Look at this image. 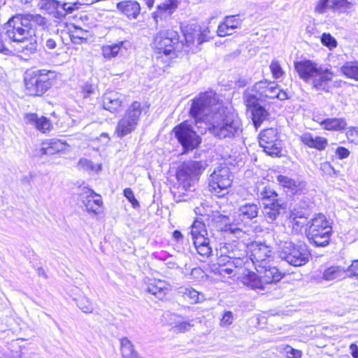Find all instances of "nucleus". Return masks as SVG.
Returning a JSON list of instances; mask_svg holds the SVG:
<instances>
[{
	"label": "nucleus",
	"instance_id": "obj_1",
	"mask_svg": "<svg viewBox=\"0 0 358 358\" xmlns=\"http://www.w3.org/2000/svg\"><path fill=\"white\" fill-rule=\"evenodd\" d=\"M189 113L196 122L206 121L210 133L217 138H236L242 133L240 118L227 111L213 91L201 93L194 99Z\"/></svg>",
	"mask_w": 358,
	"mask_h": 358
},
{
	"label": "nucleus",
	"instance_id": "obj_2",
	"mask_svg": "<svg viewBox=\"0 0 358 358\" xmlns=\"http://www.w3.org/2000/svg\"><path fill=\"white\" fill-rule=\"evenodd\" d=\"M273 238L276 243V252L281 259L294 266H303L308 262L310 254L306 244H295L288 240L280 238L277 234Z\"/></svg>",
	"mask_w": 358,
	"mask_h": 358
},
{
	"label": "nucleus",
	"instance_id": "obj_3",
	"mask_svg": "<svg viewBox=\"0 0 358 358\" xmlns=\"http://www.w3.org/2000/svg\"><path fill=\"white\" fill-rule=\"evenodd\" d=\"M204 164L201 162L189 161L183 163L178 169L176 178L178 187V192L173 191V196L177 201L184 200L181 197L180 190H190L196 182L198 180L199 176L204 170Z\"/></svg>",
	"mask_w": 358,
	"mask_h": 358
},
{
	"label": "nucleus",
	"instance_id": "obj_4",
	"mask_svg": "<svg viewBox=\"0 0 358 358\" xmlns=\"http://www.w3.org/2000/svg\"><path fill=\"white\" fill-rule=\"evenodd\" d=\"M56 78V73L45 69L27 73L24 84L27 93L31 96H40L47 92Z\"/></svg>",
	"mask_w": 358,
	"mask_h": 358
},
{
	"label": "nucleus",
	"instance_id": "obj_5",
	"mask_svg": "<svg viewBox=\"0 0 358 358\" xmlns=\"http://www.w3.org/2000/svg\"><path fill=\"white\" fill-rule=\"evenodd\" d=\"M331 227L322 214L317 215L311 219L307 237L309 242L317 247H324L329 243Z\"/></svg>",
	"mask_w": 358,
	"mask_h": 358
},
{
	"label": "nucleus",
	"instance_id": "obj_6",
	"mask_svg": "<svg viewBox=\"0 0 358 358\" xmlns=\"http://www.w3.org/2000/svg\"><path fill=\"white\" fill-rule=\"evenodd\" d=\"M182 41H179L178 33L173 29L162 30L155 36L153 48L158 54L170 55L174 52H180Z\"/></svg>",
	"mask_w": 358,
	"mask_h": 358
},
{
	"label": "nucleus",
	"instance_id": "obj_7",
	"mask_svg": "<svg viewBox=\"0 0 358 358\" xmlns=\"http://www.w3.org/2000/svg\"><path fill=\"white\" fill-rule=\"evenodd\" d=\"M142 110L139 102L134 101L131 104L116 126L115 132L118 137L122 138L136 129Z\"/></svg>",
	"mask_w": 358,
	"mask_h": 358
},
{
	"label": "nucleus",
	"instance_id": "obj_8",
	"mask_svg": "<svg viewBox=\"0 0 358 358\" xmlns=\"http://www.w3.org/2000/svg\"><path fill=\"white\" fill-rule=\"evenodd\" d=\"M185 43L182 42V48H180V52H194L199 48V46L202 43L208 41L209 37L207 34L209 33L208 29L201 30V29L195 24L186 25L182 27Z\"/></svg>",
	"mask_w": 358,
	"mask_h": 358
},
{
	"label": "nucleus",
	"instance_id": "obj_9",
	"mask_svg": "<svg viewBox=\"0 0 358 358\" xmlns=\"http://www.w3.org/2000/svg\"><path fill=\"white\" fill-rule=\"evenodd\" d=\"M232 182L229 169L226 166H219L215 169L208 178L210 191L218 197H222L227 192Z\"/></svg>",
	"mask_w": 358,
	"mask_h": 358
},
{
	"label": "nucleus",
	"instance_id": "obj_10",
	"mask_svg": "<svg viewBox=\"0 0 358 358\" xmlns=\"http://www.w3.org/2000/svg\"><path fill=\"white\" fill-rule=\"evenodd\" d=\"M194 248L203 257H209L212 252L210 240L207 236L205 224L199 220H195L191 226L189 232Z\"/></svg>",
	"mask_w": 358,
	"mask_h": 358
},
{
	"label": "nucleus",
	"instance_id": "obj_11",
	"mask_svg": "<svg viewBox=\"0 0 358 358\" xmlns=\"http://www.w3.org/2000/svg\"><path fill=\"white\" fill-rule=\"evenodd\" d=\"M259 207L257 204L253 203H245L239 206L238 211L236 213L234 227L232 224L225 226V231H230L231 233H234L236 237H241L243 233L242 229L237 227L238 224L241 223L245 224L250 220L257 217L259 213Z\"/></svg>",
	"mask_w": 358,
	"mask_h": 358
},
{
	"label": "nucleus",
	"instance_id": "obj_12",
	"mask_svg": "<svg viewBox=\"0 0 358 358\" xmlns=\"http://www.w3.org/2000/svg\"><path fill=\"white\" fill-rule=\"evenodd\" d=\"M4 29L7 38L16 43L27 38L29 34L32 32L27 24L25 23L22 15H17L10 19Z\"/></svg>",
	"mask_w": 358,
	"mask_h": 358
},
{
	"label": "nucleus",
	"instance_id": "obj_13",
	"mask_svg": "<svg viewBox=\"0 0 358 358\" xmlns=\"http://www.w3.org/2000/svg\"><path fill=\"white\" fill-rule=\"evenodd\" d=\"M173 132L178 142L185 151L196 148L201 140L192 127L187 122H184L173 129Z\"/></svg>",
	"mask_w": 358,
	"mask_h": 358
},
{
	"label": "nucleus",
	"instance_id": "obj_14",
	"mask_svg": "<svg viewBox=\"0 0 358 358\" xmlns=\"http://www.w3.org/2000/svg\"><path fill=\"white\" fill-rule=\"evenodd\" d=\"M353 3L348 0H317L314 3L313 11L324 15L328 11L338 15L349 13Z\"/></svg>",
	"mask_w": 358,
	"mask_h": 358
},
{
	"label": "nucleus",
	"instance_id": "obj_15",
	"mask_svg": "<svg viewBox=\"0 0 358 358\" xmlns=\"http://www.w3.org/2000/svg\"><path fill=\"white\" fill-rule=\"evenodd\" d=\"M259 145L271 156H279L281 152V142L278 139L277 129L268 128L263 130L259 136Z\"/></svg>",
	"mask_w": 358,
	"mask_h": 358
},
{
	"label": "nucleus",
	"instance_id": "obj_16",
	"mask_svg": "<svg viewBox=\"0 0 358 358\" xmlns=\"http://www.w3.org/2000/svg\"><path fill=\"white\" fill-rule=\"evenodd\" d=\"M252 91L257 92L262 101H266V99L276 98L279 100L287 99V93L280 90L274 82H268L267 80L257 82L253 86Z\"/></svg>",
	"mask_w": 358,
	"mask_h": 358
},
{
	"label": "nucleus",
	"instance_id": "obj_17",
	"mask_svg": "<svg viewBox=\"0 0 358 358\" xmlns=\"http://www.w3.org/2000/svg\"><path fill=\"white\" fill-rule=\"evenodd\" d=\"M80 196L86 210L92 216H96L102 212L103 201L100 195L92 189L84 187L81 189Z\"/></svg>",
	"mask_w": 358,
	"mask_h": 358
},
{
	"label": "nucleus",
	"instance_id": "obj_18",
	"mask_svg": "<svg viewBox=\"0 0 358 358\" xmlns=\"http://www.w3.org/2000/svg\"><path fill=\"white\" fill-rule=\"evenodd\" d=\"M249 253L255 268L270 264L273 259L270 248L264 243H252L249 248Z\"/></svg>",
	"mask_w": 358,
	"mask_h": 358
},
{
	"label": "nucleus",
	"instance_id": "obj_19",
	"mask_svg": "<svg viewBox=\"0 0 358 358\" xmlns=\"http://www.w3.org/2000/svg\"><path fill=\"white\" fill-rule=\"evenodd\" d=\"M38 6L41 9L46 10L57 17H63L74 10L70 3H61L57 0H39Z\"/></svg>",
	"mask_w": 358,
	"mask_h": 358
},
{
	"label": "nucleus",
	"instance_id": "obj_20",
	"mask_svg": "<svg viewBox=\"0 0 358 358\" xmlns=\"http://www.w3.org/2000/svg\"><path fill=\"white\" fill-rule=\"evenodd\" d=\"M23 120L27 126L34 128L43 134H47L52 129V124L48 117L39 116L34 113H24Z\"/></svg>",
	"mask_w": 358,
	"mask_h": 358
},
{
	"label": "nucleus",
	"instance_id": "obj_21",
	"mask_svg": "<svg viewBox=\"0 0 358 358\" xmlns=\"http://www.w3.org/2000/svg\"><path fill=\"white\" fill-rule=\"evenodd\" d=\"M308 211L306 208L294 207L289 216L293 231L296 233H301L303 229H306L310 224V222L308 221Z\"/></svg>",
	"mask_w": 358,
	"mask_h": 358
},
{
	"label": "nucleus",
	"instance_id": "obj_22",
	"mask_svg": "<svg viewBox=\"0 0 358 358\" xmlns=\"http://www.w3.org/2000/svg\"><path fill=\"white\" fill-rule=\"evenodd\" d=\"M320 66L310 60H302L294 63V69L299 77L306 82H311Z\"/></svg>",
	"mask_w": 358,
	"mask_h": 358
},
{
	"label": "nucleus",
	"instance_id": "obj_23",
	"mask_svg": "<svg viewBox=\"0 0 358 358\" xmlns=\"http://www.w3.org/2000/svg\"><path fill=\"white\" fill-rule=\"evenodd\" d=\"M315 74L311 81L313 87L318 91L328 92L333 79V73L328 69L320 66Z\"/></svg>",
	"mask_w": 358,
	"mask_h": 358
},
{
	"label": "nucleus",
	"instance_id": "obj_24",
	"mask_svg": "<svg viewBox=\"0 0 358 358\" xmlns=\"http://www.w3.org/2000/svg\"><path fill=\"white\" fill-rule=\"evenodd\" d=\"M280 185L290 194L303 193L306 189L304 181L299 179H293L287 176L280 175L277 177Z\"/></svg>",
	"mask_w": 358,
	"mask_h": 358
},
{
	"label": "nucleus",
	"instance_id": "obj_25",
	"mask_svg": "<svg viewBox=\"0 0 358 358\" xmlns=\"http://www.w3.org/2000/svg\"><path fill=\"white\" fill-rule=\"evenodd\" d=\"M69 148V145L66 141L52 138L42 143L40 152L43 155H52L61 152H66Z\"/></svg>",
	"mask_w": 358,
	"mask_h": 358
},
{
	"label": "nucleus",
	"instance_id": "obj_26",
	"mask_svg": "<svg viewBox=\"0 0 358 358\" xmlns=\"http://www.w3.org/2000/svg\"><path fill=\"white\" fill-rule=\"evenodd\" d=\"M146 290L157 299H162L171 290V286L165 280L152 279L149 280Z\"/></svg>",
	"mask_w": 358,
	"mask_h": 358
},
{
	"label": "nucleus",
	"instance_id": "obj_27",
	"mask_svg": "<svg viewBox=\"0 0 358 358\" xmlns=\"http://www.w3.org/2000/svg\"><path fill=\"white\" fill-rule=\"evenodd\" d=\"M179 5V0H166L157 6V11L153 13V17L158 23L159 20H166L171 17Z\"/></svg>",
	"mask_w": 358,
	"mask_h": 358
},
{
	"label": "nucleus",
	"instance_id": "obj_28",
	"mask_svg": "<svg viewBox=\"0 0 358 358\" xmlns=\"http://www.w3.org/2000/svg\"><path fill=\"white\" fill-rule=\"evenodd\" d=\"M124 99V96L115 91H106L103 95V106L110 112L118 110Z\"/></svg>",
	"mask_w": 358,
	"mask_h": 358
},
{
	"label": "nucleus",
	"instance_id": "obj_29",
	"mask_svg": "<svg viewBox=\"0 0 358 358\" xmlns=\"http://www.w3.org/2000/svg\"><path fill=\"white\" fill-rule=\"evenodd\" d=\"M117 8L130 20L136 19L141 9L140 3L133 0L122 1L117 3Z\"/></svg>",
	"mask_w": 358,
	"mask_h": 358
},
{
	"label": "nucleus",
	"instance_id": "obj_30",
	"mask_svg": "<svg viewBox=\"0 0 358 358\" xmlns=\"http://www.w3.org/2000/svg\"><path fill=\"white\" fill-rule=\"evenodd\" d=\"M255 269L266 284L278 282L281 279L280 272L275 266H272L271 263L260 266Z\"/></svg>",
	"mask_w": 358,
	"mask_h": 358
},
{
	"label": "nucleus",
	"instance_id": "obj_31",
	"mask_svg": "<svg viewBox=\"0 0 358 358\" xmlns=\"http://www.w3.org/2000/svg\"><path fill=\"white\" fill-rule=\"evenodd\" d=\"M300 139L304 145L318 150H324L328 145V141L326 138L314 136L309 132L303 134Z\"/></svg>",
	"mask_w": 358,
	"mask_h": 358
},
{
	"label": "nucleus",
	"instance_id": "obj_32",
	"mask_svg": "<svg viewBox=\"0 0 358 358\" xmlns=\"http://www.w3.org/2000/svg\"><path fill=\"white\" fill-rule=\"evenodd\" d=\"M38 48L36 37L32 35V32L29 34L27 38L17 43L16 50L19 52L24 55H31L36 52Z\"/></svg>",
	"mask_w": 358,
	"mask_h": 358
},
{
	"label": "nucleus",
	"instance_id": "obj_33",
	"mask_svg": "<svg viewBox=\"0 0 358 358\" xmlns=\"http://www.w3.org/2000/svg\"><path fill=\"white\" fill-rule=\"evenodd\" d=\"M178 293L189 303L192 304L201 303L204 301L205 298L202 293L197 292L196 289L189 287H181L178 289Z\"/></svg>",
	"mask_w": 358,
	"mask_h": 358
},
{
	"label": "nucleus",
	"instance_id": "obj_34",
	"mask_svg": "<svg viewBox=\"0 0 358 358\" xmlns=\"http://www.w3.org/2000/svg\"><path fill=\"white\" fill-rule=\"evenodd\" d=\"M322 129L328 131H340L345 129L347 122L345 118H326L320 122Z\"/></svg>",
	"mask_w": 358,
	"mask_h": 358
},
{
	"label": "nucleus",
	"instance_id": "obj_35",
	"mask_svg": "<svg viewBox=\"0 0 358 358\" xmlns=\"http://www.w3.org/2000/svg\"><path fill=\"white\" fill-rule=\"evenodd\" d=\"M244 244H234V250L233 245H228L226 246V249L231 250L229 252V257L234 259V265L236 267L241 266L245 262L243 259L245 257L246 251L245 250Z\"/></svg>",
	"mask_w": 358,
	"mask_h": 358
},
{
	"label": "nucleus",
	"instance_id": "obj_36",
	"mask_svg": "<svg viewBox=\"0 0 358 358\" xmlns=\"http://www.w3.org/2000/svg\"><path fill=\"white\" fill-rule=\"evenodd\" d=\"M346 277L345 268L340 266H331L327 268L322 274V279L327 281L341 280Z\"/></svg>",
	"mask_w": 358,
	"mask_h": 358
},
{
	"label": "nucleus",
	"instance_id": "obj_37",
	"mask_svg": "<svg viewBox=\"0 0 358 358\" xmlns=\"http://www.w3.org/2000/svg\"><path fill=\"white\" fill-rule=\"evenodd\" d=\"M22 15L25 23L27 24L31 31L32 28L39 27L41 29H45L47 27V19L39 14L26 13Z\"/></svg>",
	"mask_w": 358,
	"mask_h": 358
},
{
	"label": "nucleus",
	"instance_id": "obj_38",
	"mask_svg": "<svg viewBox=\"0 0 358 358\" xmlns=\"http://www.w3.org/2000/svg\"><path fill=\"white\" fill-rule=\"evenodd\" d=\"M125 43V41H119L117 43L103 45L101 48L103 57L110 60L117 57L122 52L123 48H126L124 47Z\"/></svg>",
	"mask_w": 358,
	"mask_h": 358
},
{
	"label": "nucleus",
	"instance_id": "obj_39",
	"mask_svg": "<svg viewBox=\"0 0 358 358\" xmlns=\"http://www.w3.org/2000/svg\"><path fill=\"white\" fill-rule=\"evenodd\" d=\"M263 213L266 220L272 223L280 215L281 206L278 202L264 203Z\"/></svg>",
	"mask_w": 358,
	"mask_h": 358
},
{
	"label": "nucleus",
	"instance_id": "obj_40",
	"mask_svg": "<svg viewBox=\"0 0 358 358\" xmlns=\"http://www.w3.org/2000/svg\"><path fill=\"white\" fill-rule=\"evenodd\" d=\"M252 120L256 129L268 118V112L262 106H257L251 109Z\"/></svg>",
	"mask_w": 358,
	"mask_h": 358
},
{
	"label": "nucleus",
	"instance_id": "obj_41",
	"mask_svg": "<svg viewBox=\"0 0 358 358\" xmlns=\"http://www.w3.org/2000/svg\"><path fill=\"white\" fill-rule=\"evenodd\" d=\"M257 195L259 199L265 201L264 203L276 202L278 194L277 193L267 186L259 185L257 187Z\"/></svg>",
	"mask_w": 358,
	"mask_h": 358
},
{
	"label": "nucleus",
	"instance_id": "obj_42",
	"mask_svg": "<svg viewBox=\"0 0 358 358\" xmlns=\"http://www.w3.org/2000/svg\"><path fill=\"white\" fill-rule=\"evenodd\" d=\"M120 345L123 358H138L132 343L127 338H121Z\"/></svg>",
	"mask_w": 358,
	"mask_h": 358
},
{
	"label": "nucleus",
	"instance_id": "obj_43",
	"mask_svg": "<svg viewBox=\"0 0 358 358\" xmlns=\"http://www.w3.org/2000/svg\"><path fill=\"white\" fill-rule=\"evenodd\" d=\"M341 72L348 78L358 81V63L347 62L341 69Z\"/></svg>",
	"mask_w": 358,
	"mask_h": 358
},
{
	"label": "nucleus",
	"instance_id": "obj_44",
	"mask_svg": "<svg viewBox=\"0 0 358 358\" xmlns=\"http://www.w3.org/2000/svg\"><path fill=\"white\" fill-rule=\"evenodd\" d=\"M78 167L79 169L86 171L98 172L101 169V165L100 164H94L92 161L85 158H82L79 160Z\"/></svg>",
	"mask_w": 358,
	"mask_h": 358
},
{
	"label": "nucleus",
	"instance_id": "obj_45",
	"mask_svg": "<svg viewBox=\"0 0 358 358\" xmlns=\"http://www.w3.org/2000/svg\"><path fill=\"white\" fill-rule=\"evenodd\" d=\"M252 289H264L265 284H266L263 278H261L260 274L257 276L255 273L250 274L248 281L245 282Z\"/></svg>",
	"mask_w": 358,
	"mask_h": 358
},
{
	"label": "nucleus",
	"instance_id": "obj_46",
	"mask_svg": "<svg viewBox=\"0 0 358 358\" xmlns=\"http://www.w3.org/2000/svg\"><path fill=\"white\" fill-rule=\"evenodd\" d=\"M223 21L234 31L240 29L243 22V20L240 18L239 15L225 16Z\"/></svg>",
	"mask_w": 358,
	"mask_h": 358
},
{
	"label": "nucleus",
	"instance_id": "obj_47",
	"mask_svg": "<svg viewBox=\"0 0 358 358\" xmlns=\"http://www.w3.org/2000/svg\"><path fill=\"white\" fill-rule=\"evenodd\" d=\"M269 67L273 78L279 79L284 76L285 72L278 61L273 60Z\"/></svg>",
	"mask_w": 358,
	"mask_h": 358
},
{
	"label": "nucleus",
	"instance_id": "obj_48",
	"mask_svg": "<svg viewBox=\"0 0 358 358\" xmlns=\"http://www.w3.org/2000/svg\"><path fill=\"white\" fill-rule=\"evenodd\" d=\"M253 94H246L245 95V103L248 108H250V110L254 108L257 106H260L257 102L260 101L259 96L257 94V92Z\"/></svg>",
	"mask_w": 358,
	"mask_h": 358
},
{
	"label": "nucleus",
	"instance_id": "obj_49",
	"mask_svg": "<svg viewBox=\"0 0 358 358\" xmlns=\"http://www.w3.org/2000/svg\"><path fill=\"white\" fill-rule=\"evenodd\" d=\"M234 32V30L229 27V24L222 21L217 27V34L220 37H224L227 36L231 35Z\"/></svg>",
	"mask_w": 358,
	"mask_h": 358
},
{
	"label": "nucleus",
	"instance_id": "obj_50",
	"mask_svg": "<svg viewBox=\"0 0 358 358\" xmlns=\"http://www.w3.org/2000/svg\"><path fill=\"white\" fill-rule=\"evenodd\" d=\"M192 327L193 324L190 322L181 321L176 323V324L173 326V329L174 331L178 333H185L189 331Z\"/></svg>",
	"mask_w": 358,
	"mask_h": 358
},
{
	"label": "nucleus",
	"instance_id": "obj_51",
	"mask_svg": "<svg viewBox=\"0 0 358 358\" xmlns=\"http://www.w3.org/2000/svg\"><path fill=\"white\" fill-rule=\"evenodd\" d=\"M78 307L85 313H92L94 310L92 302L85 297L82 298L78 302Z\"/></svg>",
	"mask_w": 358,
	"mask_h": 358
},
{
	"label": "nucleus",
	"instance_id": "obj_52",
	"mask_svg": "<svg viewBox=\"0 0 358 358\" xmlns=\"http://www.w3.org/2000/svg\"><path fill=\"white\" fill-rule=\"evenodd\" d=\"M321 41L324 45L328 47L329 49L336 48L337 45L336 39L331 36L330 34L324 33L322 35Z\"/></svg>",
	"mask_w": 358,
	"mask_h": 358
},
{
	"label": "nucleus",
	"instance_id": "obj_53",
	"mask_svg": "<svg viewBox=\"0 0 358 358\" xmlns=\"http://www.w3.org/2000/svg\"><path fill=\"white\" fill-rule=\"evenodd\" d=\"M234 315L231 311H225L220 320L222 327H227L233 323Z\"/></svg>",
	"mask_w": 358,
	"mask_h": 358
},
{
	"label": "nucleus",
	"instance_id": "obj_54",
	"mask_svg": "<svg viewBox=\"0 0 358 358\" xmlns=\"http://www.w3.org/2000/svg\"><path fill=\"white\" fill-rule=\"evenodd\" d=\"M123 194L134 208L139 207V203L135 198L134 192L131 188L124 189Z\"/></svg>",
	"mask_w": 358,
	"mask_h": 358
},
{
	"label": "nucleus",
	"instance_id": "obj_55",
	"mask_svg": "<svg viewBox=\"0 0 358 358\" xmlns=\"http://www.w3.org/2000/svg\"><path fill=\"white\" fill-rule=\"evenodd\" d=\"M6 36V31H3L0 30V52H3L6 55L8 54L10 51L8 48L7 43L8 41Z\"/></svg>",
	"mask_w": 358,
	"mask_h": 358
},
{
	"label": "nucleus",
	"instance_id": "obj_56",
	"mask_svg": "<svg viewBox=\"0 0 358 358\" xmlns=\"http://www.w3.org/2000/svg\"><path fill=\"white\" fill-rule=\"evenodd\" d=\"M345 270L348 277L358 276V259L353 260Z\"/></svg>",
	"mask_w": 358,
	"mask_h": 358
},
{
	"label": "nucleus",
	"instance_id": "obj_57",
	"mask_svg": "<svg viewBox=\"0 0 358 358\" xmlns=\"http://www.w3.org/2000/svg\"><path fill=\"white\" fill-rule=\"evenodd\" d=\"M346 136L351 142L358 141V127H352L348 128L346 132Z\"/></svg>",
	"mask_w": 358,
	"mask_h": 358
},
{
	"label": "nucleus",
	"instance_id": "obj_58",
	"mask_svg": "<svg viewBox=\"0 0 358 358\" xmlns=\"http://www.w3.org/2000/svg\"><path fill=\"white\" fill-rule=\"evenodd\" d=\"M284 352L288 358H298L301 355L300 350L292 348L291 346L287 345L284 348Z\"/></svg>",
	"mask_w": 358,
	"mask_h": 358
},
{
	"label": "nucleus",
	"instance_id": "obj_59",
	"mask_svg": "<svg viewBox=\"0 0 358 358\" xmlns=\"http://www.w3.org/2000/svg\"><path fill=\"white\" fill-rule=\"evenodd\" d=\"M350 153V151L344 147H338L336 150V154L340 159L348 157Z\"/></svg>",
	"mask_w": 358,
	"mask_h": 358
},
{
	"label": "nucleus",
	"instance_id": "obj_60",
	"mask_svg": "<svg viewBox=\"0 0 358 358\" xmlns=\"http://www.w3.org/2000/svg\"><path fill=\"white\" fill-rule=\"evenodd\" d=\"M94 92V87L89 83H85L82 88V93L85 98L90 96Z\"/></svg>",
	"mask_w": 358,
	"mask_h": 358
},
{
	"label": "nucleus",
	"instance_id": "obj_61",
	"mask_svg": "<svg viewBox=\"0 0 358 358\" xmlns=\"http://www.w3.org/2000/svg\"><path fill=\"white\" fill-rule=\"evenodd\" d=\"M173 238L178 243H182L183 242V236L178 230H175L173 232Z\"/></svg>",
	"mask_w": 358,
	"mask_h": 358
},
{
	"label": "nucleus",
	"instance_id": "obj_62",
	"mask_svg": "<svg viewBox=\"0 0 358 358\" xmlns=\"http://www.w3.org/2000/svg\"><path fill=\"white\" fill-rule=\"evenodd\" d=\"M349 349L353 358H358V345L355 343L350 344Z\"/></svg>",
	"mask_w": 358,
	"mask_h": 358
},
{
	"label": "nucleus",
	"instance_id": "obj_63",
	"mask_svg": "<svg viewBox=\"0 0 358 358\" xmlns=\"http://www.w3.org/2000/svg\"><path fill=\"white\" fill-rule=\"evenodd\" d=\"M78 35L77 36L73 35V39L72 38V41L73 43H78L77 41H76V38H78L80 41L86 40V37L84 36L85 34H86V33L83 31L81 29L78 30Z\"/></svg>",
	"mask_w": 358,
	"mask_h": 358
},
{
	"label": "nucleus",
	"instance_id": "obj_64",
	"mask_svg": "<svg viewBox=\"0 0 358 358\" xmlns=\"http://www.w3.org/2000/svg\"><path fill=\"white\" fill-rule=\"evenodd\" d=\"M56 42L52 38H48L45 41V46L50 50L55 49L56 48Z\"/></svg>",
	"mask_w": 358,
	"mask_h": 358
}]
</instances>
